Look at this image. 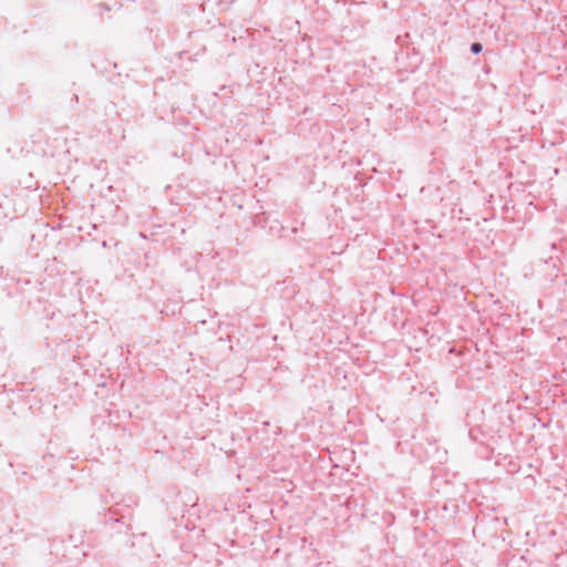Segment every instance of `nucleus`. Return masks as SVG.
Returning <instances> with one entry per match:
<instances>
[{
    "mask_svg": "<svg viewBox=\"0 0 567 567\" xmlns=\"http://www.w3.org/2000/svg\"><path fill=\"white\" fill-rule=\"evenodd\" d=\"M471 50L473 53H480L482 51V44L477 42L473 43Z\"/></svg>",
    "mask_w": 567,
    "mask_h": 567,
    "instance_id": "1",
    "label": "nucleus"
}]
</instances>
